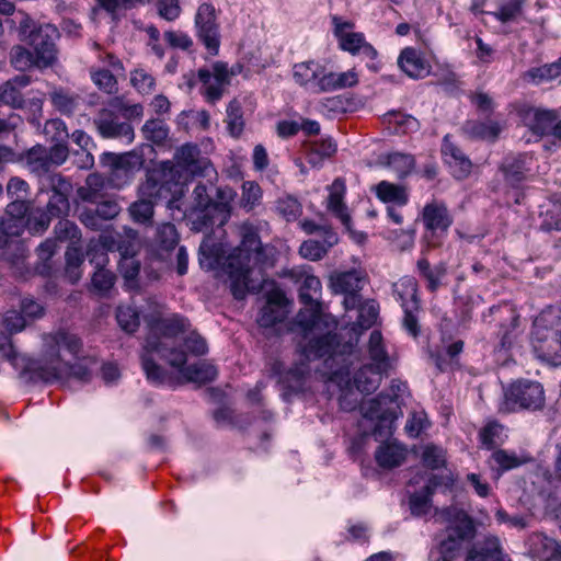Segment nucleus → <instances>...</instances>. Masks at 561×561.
<instances>
[{"label": "nucleus", "mask_w": 561, "mask_h": 561, "mask_svg": "<svg viewBox=\"0 0 561 561\" xmlns=\"http://www.w3.org/2000/svg\"><path fill=\"white\" fill-rule=\"evenodd\" d=\"M502 170L504 172L505 179L513 186L519 184L526 175L528 168H526V157L518 156L506 158L503 162Z\"/></svg>", "instance_id": "42"}, {"label": "nucleus", "mask_w": 561, "mask_h": 561, "mask_svg": "<svg viewBox=\"0 0 561 561\" xmlns=\"http://www.w3.org/2000/svg\"><path fill=\"white\" fill-rule=\"evenodd\" d=\"M276 210L287 221H293L301 215L302 208L297 198L284 196L277 199Z\"/></svg>", "instance_id": "55"}, {"label": "nucleus", "mask_w": 561, "mask_h": 561, "mask_svg": "<svg viewBox=\"0 0 561 561\" xmlns=\"http://www.w3.org/2000/svg\"><path fill=\"white\" fill-rule=\"evenodd\" d=\"M58 36V30L54 25L44 24L32 30L25 38L37 57V68L49 67L56 60L57 49L55 41Z\"/></svg>", "instance_id": "14"}, {"label": "nucleus", "mask_w": 561, "mask_h": 561, "mask_svg": "<svg viewBox=\"0 0 561 561\" xmlns=\"http://www.w3.org/2000/svg\"><path fill=\"white\" fill-rule=\"evenodd\" d=\"M366 284V274L360 270L334 272L329 277V288L335 295H344L343 305L346 310H354L360 301L359 291Z\"/></svg>", "instance_id": "12"}, {"label": "nucleus", "mask_w": 561, "mask_h": 561, "mask_svg": "<svg viewBox=\"0 0 561 561\" xmlns=\"http://www.w3.org/2000/svg\"><path fill=\"white\" fill-rule=\"evenodd\" d=\"M54 106L64 114L72 113L79 103V98L62 90H56L50 94Z\"/></svg>", "instance_id": "63"}, {"label": "nucleus", "mask_w": 561, "mask_h": 561, "mask_svg": "<svg viewBox=\"0 0 561 561\" xmlns=\"http://www.w3.org/2000/svg\"><path fill=\"white\" fill-rule=\"evenodd\" d=\"M387 374L386 370L364 364L354 374V385L362 393H371L378 389Z\"/></svg>", "instance_id": "30"}, {"label": "nucleus", "mask_w": 561, "mask_h": 561, "mask_svg": "<svg viewBox=\"0 0 561 561\" xmlns=\"http://www.w3.org/2000/svg\"><path fill=\"white\" fill-rule=\"evenodd\" d=\"M226 123L231 136L238 137L243 131L242 107L237 100L231 101L227 107Z\"/></svg>", "instance_id": "49"}, {"label": "nucleus", "mask_w": 561, "mask_h": 561, "mask_svg": "<svg viewBox=\"0 0 561 561\" xmlns=\"http://www.w3.org/2000/svg\"><path fill=\"white\" fill-rule=\"evenodd\" d=\"M218 195L221 202L215 203L208 195L207 186L198 183L193 191L194 198V225L198 230L210 226H224L229 218L228 203L233 198L230 188H219Z\"/></svg>", "instance_id": "7"}, {"label": "nucleus", "mask_w": 561, "mask_h": 561, "mask_svg": "<svg viewBox=\"0 0 561 561\" xmlns=\"http://www.w3.org/2000/svg\"><path fill=\"white\" fill-rule=\"evenodd\" d=\"M332 23L334 36L337 38L342 50L348 51L352 55H362L371 60L377 57V50L365 41L364 34L353 32V22L334 15L332 16Z\"/></svg>", "instance_id": "13"}, {"label": "nucleus", "mask_w": 561, "mask_h": 561, "mask_svg": "<svg viewBox=\"0 0 561 561\" xmlns=\"http://www.w3.org/2000/svg\"><path fill=\"white\" fill-rule=\"evenodd\" d=\"M262 198V190L256 182L245 181L242 184L241 206L242 208L252 210Z\"/></svg>", "instance_id": "61"}, {"label": "nucleus", "mask_w": 561, "mask_h": 561, "mask_svg": "<svg viewBox=\"0 0 561 561\" xmlns=\"http://www.w3.org/2000/svg\"><path fill=\"white\" fill-rule=\"evenodd\" d=\"M156 241L163 250L169 251L173 249L179 241V234L175 226L171 222L160 225L157 229Z\"/></svg>", "instance_id": "58"}, {"label": "nucleus", "mask_w": 561, "mask_h": 561, "mask_svg": "<svg viewBox=\"0 0 561 561\" xmlns=\"http://www.w3.org/2000/svg\"><path fill=\"white\" fill-rule=\"evenodd\" d=\"M504 309L508 313V317L506 322L500 325L499 337L501 347L508 350L513 346L519 335V316L508 306H505Z\"/></svg>", "instance_id": "38"}, {"label": "nucleus", "mask_w": 561, "mask_h": 561, "mask_svg": "<svg viewBox=\"0 0 561 561\" xmlns=\"http://www.w3.org/2000/svg\"><path fill=\"white\" fill-rule=\"evenodd\" d=\"M178 171L175 182L180 187L192 176L207 178L209 182L217 178V172L208 158L201 156L196 145L184 144L179 147L171 161Z\"/></svg>", "instance_id": "9"}, {"label": "nucleus", "mask_w": 561, "mask_h": 561, "mask_svg": "<svg viewBox=\"0 0 561 561\" xmlns=\"http://www.w3.org/2000/svg\"><path fill=\"white\" fill-rule=\"evenodd\" d=\"M144 320L148 335L140 357L142 369L151 383L173 385L172 377L157 364V358L164 359L185 381L206 383L216 378L217 369L214 365L199 362L185 366L186 353L174 347L176 336L190 330L191 324L186 318L178 313L167 316L165 306L150 297L147 299Z\"/></svg>", "instance_id": "2"}, {"label": "nucleus", "mask_w": 561, "mask_h": 561, "mask_svg": "<svg viewBox=\"0 0 561 561\" xmlns=\"http://www.w3.org/2000/svg\"><path fill=\"white\" fill-rule=\"evenodd\" d=\"M386 164L396 173L398 178H405L414 169L415 161L411 154L392 152L386 157Z\"/></svg>", "instance_id": "44"}, {"label": "nucleus", "mask_w": 561, "mask_h": 561, "mask_svg": "<svg viewBox=\"0 0 561 561\" xmlns=\"http://www.w3.org/2000/svg\"><path fill=\"white\" fill-rule=\"evenodd\" d=\"M545 390L540 382L519 379L504 390L501 410L515 412L518 410L539 411L545 407Z\"/></svg>", "instance_id": "8"}, {"label": "nucleus", "mask_w": 561, "mask_h": 561, "mask_svg": "<svg viewBox=\"0 0 561 561\" xmlns=\"http://www.w3.org/2000/svg\"><path fill=\"white\" fill-rule=\"evenodd\" d=\"M125 237L116 231H104L98 240H91L88 245L87 255L91 264L96 268H104L108 263V251L130 253L136 244V231L130 228L124 229Z\"/></svg>", "instance_id": "10"}, {"label": "nucleus", "mask_w": 561, "mask_h": 561, "mask_svg": "<svg viewBox=\"0 0 561 561\" xmlns=\"http://www.w3.org/2000/svg\"><path fill=\"white\" fill-rule=\"evenodd\" d=\"M116 319L118 325L128 333L135 332L140 324L139 313L131 306H118L116 310Z\"/></svg>", "instance_id": "51"}, {"label": "nucleus", "mask_w": 561, "mask_h": 561, "mask_svg": "<svg viewBox=\"0 0 561 561\" xmlns=\"http://www.w3.org/2000/svg\"><path fill=\"white\" fill-rule=\"evenodd\" d=\"M466 561H506L500 540L496 537H486L478 541L468 552Z\"/></svg>", "instance_id": "29"}, {"label": "nucleus", "mask_w": 561, "mask_h": 561, "mask_svg": "<svg viewBox=\"0 0 561 561\" xmlns=\"http://www.w3.org/2000/svg\"><path fill=\"white\" fill-rule=\"evenodd\" d=\"M560 77L561 60L559 62L531 68L525 73V78L535 84L551 82Z\"/></svg>", "instance_id": "41"}, {"label": "nucleus", "mask_w": 561, "mask_h": 561, "mask_svg": "<svg viewBox=\"0 0 561 561\" xmlns=\"http://www.w3.org/2000/svg\"><path fill=\"white\" fill-rule=\"evenodd\" d=\"M117 113L111 105L102 108L93 121L94 125L103 138H118L130 144L135 137L134 129L129 123L121 122Z\"/></svg>", "instance_id": "19"}, {"label": "nucleus", "mask_w": 561, "mask_h": 561, "mask_svg": "<svg viewBox=\"0 0 561 561\" xmlns=\"http://www.w3.org/2000/svg\"><path fill=\"white\" fill-rule=\"evenodd\" d=\"M385 123L393 134L398 135L409 134L419 129V122L416 118L400 112H390L386 114Z\"/></svg>", "instance_id": "40"}, {"label": "nucleus", "mask_w": 561, "mask_h": 561, "mask_svg": "<svg viewBox=\"0 0 561 561\" xmlns=\"http://www.w3.org/2000/svg\"><path fill=\"white\" fill-rule=\"evenodd\" d=\"M502 127L493 121L480 122L468 121L463 125V131L470 138L494 141L500 135Z\"/></svg>", "instance_id": "37"}, {"label": "nucleus", "mask_w": 561, "mask_h": 561, "mask_svg": "<svg viewBox=\"0 0 561 561\" xmlns=\"http://www.w3.org/2000/svg\"><path fill=\"white\" fill-rule=\"evenodd\" d=\"M394 294L404 312L403 325L413 336L419 334L415 313L419 311L417 283L413 277L405 276L394 284Z\"/></svg>", "instance_id": "15"}, {"label": "nucleus", "mask_w": 561, "mask_h": 561, "mask_svg": "<svg viewBox=\"0 0 561 561\" xmlns=\"http://www.w3.org/2000/svg\"><path fill=\"white\" fill-rule=\"evenodd\" d=\"M285 296L280 291L270 295L266 305L262 308L259 323L262 327H272L284 317Z\"/></svg>", "instance_id": "36"}, {"label": "nucleus", "mask_w": 561, "mask_h": 561, "mask_svg": "<svg viewBox=\"0 0 561 561\" xmlns=\"http://www.w3.org/2000/svg\"><path fill=\"white\" fill-rule=\"evenodd\" d=\"M366 358L368 360L366 365L374 366L386 371L391 367L390 357L383 343L382 335L377 330H374L370 333Z\"/></svg>", "instance_id": "28"}, {"label": "nucleus", "mask_w": 561, "mask_h": 561, "mask_svg": "<svg viewBox=\"0 0 561 561\" xmlns=\"http://www.w3.org/2000/svg\"><path fill=\"white\" fill-rule=\"evenodd\" d=\"M358 72L354 68L343 72H327L324 70V76L320 81V91L331 92L353 88L358 83Z\"/></svg>", "instance_id": "31"}, {"label": "nucleus", "mask_w": 561, "mask_h": 561, "mask_svg": "<svg viewBox=\"0 0 561 561\" xmlns=\"http://www.w3.org/2000/svg\"><path fill=\"white\" fill-rule=\"evenodd\" d=\"M339 241L337 234L332 229H323L322 240L309 239L301 243L299 253L310 261L321 260Z\"/></svg>", "instance_id": "25"}, {"label": "nucleus", "mask_w": 561, "mask_h": 561, "mask_svg": "<svg viewBox=\"0 0 561 561\" xmlns=\"http://www.w3.org/2000/svg\"><path fill=\"white\" fill-rule=\"evenodd\" d=\"M82 341L76 334L58 330L43 336L42 357L28 364L32 376L47 383L70 380L88 382L95 362L81 358Z\"/></svg>", "instance_id": "3"}, {"label": "nucleus", "mask_w": 561, "mask_h": 561, "mask_svg": "<svg viewBox=\"0 0 561 561\" xmlns=\"http://www.w3.org/2000/svg\"><path fill=\"white\" fill-rule=\"evenodd\" d=\"M289 276L299 285V300L305 306L296 316L295 331L301 335L298 348L301 362L287 371H280V364H275L273 371L278 375V381L290 391L298 392L304 389L305 380L310 371L307 362L325 357L329 374L334 378H343L351 374L350 357L353 355L354 344H336V335L332 331L337 322L322 309L320 301L322 284L311 273L310 266L294 267Z\"/></svg>", "instance_id": "1"}, {"label": "nucleus", "mask_w": 561, "mask_h": 561, "mask_svg": "<svg viewBox=\"0 0 561 561\" xmlns=\"http://www.w3.org/2000/svg\"><path fill=\"white\" fill-rule=\"evenodd\" d=\"M534 542L538 547L543 561H561V541L542 534L537 535Z\"/></svg>", "instance_id": "45"}, {"label": "nucleus", "mask_w": 561, "mask_h": 561, "mask_svg": "<svg viewBox=\"0 0 561 561\" xmlns=\"http://www.w3.org/2000/svg\"><path fill=\"white\" fill-rule=\"evenodd\" d=\"M30 78L25 75L16 76L0 87V101L12 107L23 106L21 89L30 84Z\"/></svg>", "instance_id": "34"}, {"label": "nucleus", "mask_w": 561, "mask_h": 561, "mask_svg": "<svg viewBox=\"0 0 561 561\" xmlns=\"http://www.w3.org/2000/svg\"><path fill=\"white\" fill-rule=\"evenodd\" d=\"M324 66L318 61H302L294 65L293 77L299 85L306 87L313 92H321L320 81L324 76Z\"/></svg>", "instance_id": "22"}, {"label": "nucleus", "mask_w": 561, "mask_h": 561, "mask_svg": "<svg viewBox=\"0 0 561 561\" xmlns=\"http://www.w3.org/2000/svg\"><path fill=\"white\" fill-rule=\"evenodd\" d=\"M137 245L138 236L136 234V244L134 251L130 253H119L121 261L118 263V270L124 278V286L129 291L137 290L139 288L138 274L140 272V263L134 256Z\"/></svg>", "instance_id": "32"}, {"label": "nucleus", "mask_w": 561, "mask_h": 561, "mask_svg": "<svg viewBox=\"0 0 561 561\" xmlns=\"http://www.w3.org/2000/svg\"><path fill=\"white\" fill-rule=\"evenodd\" d=\"M444 516L449 522L446 536L431 549L430 561H453L462 542L471 538L474 533L472 520L463 511L448 508L444 512Z\"/></svg>", "instance_id": "6"}, {"label": "nucleus", "mask_w": 561, "mask_h": 561, "mask_svg": "<svg viewBox=\"0 0 561 561\" xmlns=\"http://www.w3.org/2000/svg\"><path fill=\"white\" fill-rule=\"evenodd\" d=\"M115 279L116 277L113 272L105 268H96L91 279L92 290L100 296H105L113 288Z\"/></svg>", "instance_id": "52"}, {"label": "nucleus", "mask_w": 561, "mask_h": 561, "mask_svg": "<svg viewBox=\"0 0 561 561\" xmlns=\"http://www.w3.org/2000/svg\"><path fill=\"white\" fill-rule=\"evenodd\" d=\"M436 483L430 481L421 493H415L410 497V510L413 515L421 516L428 512L431 495L434 492Z\"/></svg>", "instance_id": "48"}, {"label": "nucleus", "mask_w": 561, "mask_h": 561, "mask_svg": "<svg viewBox=\"0 0 561 561\" xmlns=\"http://www.w3.org/2000/svg\"><path fill=\"white\" fill-rule=\"evenodd\" d=\"M335 151L336 146L331 139H322L310 145L307 159L310 164L317 167L324 159L333 156Z\"/></svg>", "instance_id": "46"}, {"label": "nucleus", "mask_w": 561, "mask_h": 561, "mask_svg": "<svg viewBox=\"0 0 561 561\" xmlns=\"http://www.w3.org/2000/svg\"><path fill=\"white\" fill-rule=\"evenodd\" d=\"M27 321L22 312L8 310L1 320V325L10 334L19 333L26 327Z\"/></svg>", "instance_id": "64"}, {"label": "nucleus", "mask_w": 561, "mask_h": 561, "mask_svg": "<svg viewBox=\"0 0 561 561\" xmlns=\"http://www.w3.org/2000/svg\"><path fill=\"white\" fill-rule=\"evenodd\" d=\"M51 218L46 210L35 209L26 219L27 230L32 234H42L48 229Z\"/></svg>", "instance_id": "60"}, {"label": "nucleus", "mask_w": 561, "mask_h": 561, "mask_svg": "<svg viewBox=\"0 0 561 561\" xmlns=\"http://www.w3.org/2000/svg\"><path fill=\"white\" fill-rule=\"evenodd\" d=\"M176 172L171 161L159 163L148 173L146 181L139 186L138 196L152 201L154 204L160 198L182 193V187L175 182Z\"/></svg>", "instance_id": "11"}, {"label": "nucleus", "mask_w": 561, "mask_h": 561, "mask_svg": "<svg viewBox=\"0 0 561 561\" xmlns=\"http://www.w3.org/2000/svg\"><path fill=\"white\" fill-rule=\"evenodd\" d=\"M375 193L378 199L385 204L402 207L409 202L408 188L388 181L379 182L375 187Z\"/></svg>", "instance_id": "33"}, {"label": "nucleus", "mask_w": 561, "mask_h": 561, "mask_svg": "<svg viewBox=\"0 0 561 561\" xmlns=\"http://www.w3.org/2000/svg\"><path fill=\"white\" fill-rule=\"evenodd\" d=\"M527 461L525 457L515 451L495 449L488 459V466L493 473V479L499 480L503 472L520 467Z\"/></svg>", "instance_id": "27"}, {"label": "nucleus", "mask_w": 561, "mask_h": 561, "mask_svg": "<svg viewBox=\"0 0 561 561\" xmlns=\"http://www.w3.org/2000/svg\"><path fill=\"white\" fill-rule=\"evenodd\" d=\"M408 456V449L398 442L381 444L375 451L377 465L382 469H393L401 466Z\"/></svg>", "instance_id": "26"}, {"label": "nucleus", "mask_w": 561, "mask_h": 561, "mask_svg": "<svg viewBox=\"0 0 561 561\" xmlns=\"http://www.w3.org/2000/svg\"><path fill=\"white\" fill-rule=\"evenodd\" d=\"M142 133L148 140L156 144L164 141L169 135L167 124L161 119H149L142 126Z\"/></svg>", "instance_id": "59"}, {"label": "nucleus", "mask_w": 561, "mask_h": 561, "mask_svg": "<svg viewBox=\"0 0 561 561\" xmlns=\"http://www.w3.org/2000/svg\"><path fill=\"white\" fill-rule=\"evenodd\" d=\"M328 191L327 209L336 217L344 227H348L351 216L344 203L346 194L345 182L341 178H337L328 186Z\"/></svg>", "instance_id": "23"}, {"label": "nucleus", "mask_w": 561, "mask_h": 561, "mask_svg": "<svg viewBox=\"0 0 561 561\" xmlns=\"http://www.w3.org/2000/svg\"><path fill=\"white\" fill-rule=\"evenodd\" d=\"M442 153L456 179H466L471 173L472 163L470 159L451 141L449 135L444 137Z\"/></svg>", "instance_id": "20"}, {"label": "nucleus", "mask_w": 561, "mask_h": 561, "mask_svg": "<svg viewBox=\"0 0 561 561\" xmlns=\"http://www.w3.org/2000/svg\"><path fill=\"white\" fill-rule=\"evenodd\" d=\"M195 27L199 41L211 55H217L220 46L219 25L216 9L211 3H202L195 14Z\"/></svg>", "instance_id": "16"}, {"label": "nucleus", "mask_w": 561, "mask_h": 561, "mask_svg": "<svg viewBox=\"0 0 561 561\" xmlns=\"http://www.w3.org/2000/svg\"><path fill=\"white\" fill-rule=\"evenodd\" d=\"M37 57L34 51H30L22 46H14L11 49V64L18 70H26L32 67H37Z\"/></svg>", "instance_id": "54"}, {"label": "nucleus", "mask_w": 561, "mask_h": 561, "mask_svg": "<svg viewBox=\"0 0 561 561\" xmlns=\"http://www.w3.org/2000/svg\"><path fill=\"white\" fill-rule=\"evenodd\" d=\"M421 459L427 468L439 469L446 463V453L439 446L427 444L423 447Z\"/></svg>", "instance_id": "53"}, {"label": "nucleus", "mask_w": 561, "mask_h": 561, "mask_svg": "<svg viewBox=\"0 0 561 561\" xmlns=\"http://www.w3.org/2000/svg\"><path fill=\"white\" fill-rule=\"evenodd\" d=\"M398 66L412 79H423L431 73V64L424 55L413 48L405 47L398 57Z\"/></svg>", "instance_id": "21"}, {"label": "nucleus", "mask_w": 561, "mask_h": 561, "mask_svg": "<svg viewBox=\"0 0 561 561\" xmlns=\"http://www.w3.org/2000/svg\"><path fill=\"white\" fill-rule=\"evenodd\" d=\"M423 220L430 230H447L453 222L446 206L435 202L424 207Z\"/></svg>", "instance_id": "35"}, {"label": "nucleus", "mask_w": 561, "mask_h": 561, "mask_svg": "<svg viewBox=\"0 0 561 561\" xmlns=\"http://www.w3.org/2000/svg\"><path fill=\"white\" fill-rule=\"evenodd\" d=\"M559 114L553 110L531 108L524 116L525 124L537 135H551Z\"/></svg>", "instance_id": "24"}, {"label": "nucleus", "mask_w": 561, "mask_h": 561, "mask_svg": "<svg viewBox=\"0 0 561 561\" xmlns=\"http://www.w3.org/2000/svg\"><path fill=\"white\" fill-rule=\"evenodd\" d=\"M133 87L141 94H149L154 90L156 80L151 73L145 69H135L130 73Z\"/></svg>", "instance_id": "62"}, {"label": "nucleus", "mask_w": 561, "mask_h": 561, "mask_svg": "<svg viewBox=\"0 0 561 561\" xmlns=\"http://www.w3.org/2000/svg\"><path fill=\"white\" fill-rule=\"evenodd\" d=\"M241 243L222 263L228 276L231 294L236 299H243L248 293L262 289L264 268L270 265L255 228L250 224L240 227Z\"/></svg>", "instance_id": "4"}, {"label": "nucleus", "mask_w": 561, "mask_h": 561, "mask_svg": "<svg viewBox=\"0 0 561 561\" xmlns=\"http://www.w3.org/2000/svg\"><path fill=\"white\" fill-rule=\"evenodd\" d=\"M66 257V276L71 283H77L81 276V265L83 263V255L79 248L69 247L65 254Z\"/></svg>", "instance_id": "47"}, {"label": "nucleus", "mask_w": 561, "mask_h": 561, "mask_svg": "<svg viewBox=\"0 0 561 561\" xmlns=\"http://www.w3.org/2000/svg\"><path fill=\"white\" fill-rule=\"evenodd\" d=\"M356 309H358L356 324L360 329H368L376 322L379 309L375 300H368L365 302L360 300Z\"/></svg>", "instance_id": "57"}, {"label": "nucleus", "mask_w": 561, "mask_h": 561, "mask_svg": "<svg viewBox=\"0 0 561 561\" xmlns=\"http://www.w3.org/2000/svg\"><path fill=\"white\" fill-rule=\"evenodd\" d=\"M221 243H215L210 237H206L199 245V263L208 270L216 268L224 255Z\"/></svg>", "instance_id": "39"}, {"label": "nucleus", "mask_w": 561, "mask_h": 561, "mask_svg": "<svg viewBox=\"0 0 561 561\" xmlns=\"http://www.w3.org/2000/svg\"><path fill=\"white\" fill-rule=\"evenodd\" d=\"M530 344L538 359L561 365V309L550 307L535 319Z\"/></svg>", "instance_id": "5"}, {"label": "nucleus", "mask_w": 561, "mask_h": 561, "mask_svg": "<svg viewBox=\"0 0 561 561\" xmlns=\"http://www.w3.org/2000/svg\"><path fill=\"white\" fill-rule=\"evenodd\" d=\"M102 163L110 167V181L116 187H122L129 183L137 170L141 165L138 154L123 153L116 154L112 152L102 156Z\"/></svg>", "instance_id": "17"}, {"label": "nucleus", "mask_w": 561, "mask_h": 561, "mask_svg": "<svg viewBox=\"0 0 561 561\" xmlns=\"http://www.w3.org/2000/svg\"><path fill=\"white\" fill-rule=\"evenodd\" d=\"M233 75L229 71L228 66L217 61L213 65V69H199L198 79L203 84L202 93L207 102L216 103L221 99L225 87L230 83V77Z\"/></svg>", "instance_id": "18"}, {"label": "nucleus", "mask_w": 561, "mask_h": 561, "mask_svg": "<svg viewBox=\"0 0 561 561\" xmlns=\"http://www.w3.org/2000/svg\"><path fill=\"white\" fill-rule=\"evenodd\" d=\"M153 206L152 201L138 196V199L129 206L128 211L134 221L149 224L153 217Z\"/></svg>", "instance_id": "50"}, {"label": "nucleus", "mask_w": 561, "mask_h": 561, "mask_svg": "<svg viewBox=\"0 0 561 561\" xmlns=\"http://www.w3.org/2000/svg\"><path fill=\"white\" fill-rule=\"evenodd\" d=\"M25 162L30 170L38 175H46L50 168L47 149L42 146L30 149L25 154Z\"/></svg>", "instance_id": "43"}, {"label": "nucleus", "mask_w": 561, "mask_h": 561, "mask_svg": "<svg viewBox=\"0 0 561 561\" xmlns=\"http://www.w3.org/2000/svg\"><path fill=\"white\" fill-rule=\"evenodd\" d=\"M503 426L497 422H489L479 432V438L483 447L491 449L503 442Z\"/></svg>", "instance_id": "56"}]
</instances>
